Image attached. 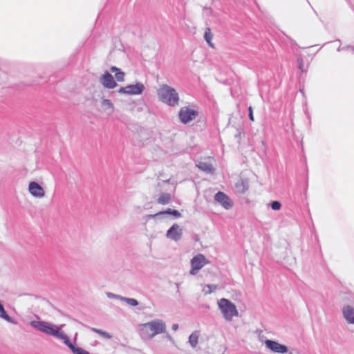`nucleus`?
<instances>
[{
    "mask_svg": "<svg viewBox=\"0 0 354 354\" xmlns=\"http://www.w3.org/2000/svg\"><path fill=\"white\" fill-rule=\"evenodd\" d=\"M165 323L160 319L152 320L139 326V333L142 338L149 339L165 330Z\"/></svg>",
    "mask_w": 354,
    "mask_h": 354,
    "instance_id": "obj_1",
    "label": "nucleus"
},
{
    "mask_svg": "<svg viewBox=\"0 0 354 354\" xmlns=\"http://www.w3.org/2000/svg\"><path fill=\"white\" fill-rule=\"evenodd\" d=\"M31 326L37 330L45 333L48 335L56 337L63 342L66 340L67 335L62 331L63 326H57L48 322L42 321H32L30 323Z\"/></svg>",
    "mask_w": 354,
    "mask_h": 354,
    "instance_id": "obj_2",
    "label": "nucleus"
},
{
    "mask_svg": "<svg viewBox=\"0 0 354 354\" xmlns=\"http://www.w3.org/2000/svg\"><path fill=\"white\" fill-rule=\"evenodd\" d=\"M159 99L170 106H176L178 104L179 97L176 91L167 84H162L158 90Z\"/></svg>",
    "mask_w": 354,
    "mask_h": 354,
    "instance_id": "obj_3",
    "label": "nucleus"
},
{
    "mask_svg": "<svg viewBox=\"0 0 354 354\" xmlns=\"http://www.w3.org/2000/svg\"><path fill=\"white\" fill-rule=\"evenodd\" d=\"M220 310L227 320H232V317L238 315L236 307L234 304L226 299H221L218 302Z\"/></svg>",
    "mask_w": 354,
    "mask_h": 354,
    "instance_id": "obj_4",
    "label": "nucleus"
},
{
    "mask_svg": "<svg viewBox=\"0 0 354 354\" xmlns=\"http://www.w3.org/2000/svg\"><path fill=\"white\" fill-rule=\"evenodd\" d=\"M209 263V261L202 254H198L191 259V270L189 273L196 275L205 266Z\"/></svg>",
    "mask_w": 354,
    "mask_h": 354,
    "instance_id": "obj_5",
    "label": "nucleus"
},
{
    "mask_svg": "<svg viewBox=\"0 0 354 354\" xmlns=\"http://www.w3.org/2000/svg\"><path fill=\"white\" fill-rule=\"evenodd\" d=\"M198 111L188 106H183L179 111V118L183 123L187 124L196 118Z\"/></svg>",
    "mask_w": 354,
    "mask_h": 354,
    "instance_id": "obj_6",
    "label": "nucleus"
},
{
    "mask_svg": "<svg viewBox=\"0 0 354 354\" xmlns=\"http://www.w3.org/2000/svg\"><path fill=\"white\" fill-rule=\"evenodd\" d=\"M145 89V86L142 83H136V84L128 85L121 87L119 93L127 95H140Z\"/></svg>",
    "mask_w": 354,
    "mask_h": 354,
    "instance_id": "obj_7",
    "label": "nucleus"
},
{
    "mask_svg": "<svg viewBox=\"0 0 354 354\" xmlns=\"http://www.w3.org/2000/svg\"><path fill=\"white\" fill-rule=\"evenodd\" d=\"M215 201L221 204L225 209H230L233 206V202L230 197L223 192H218L214 196Z\"/></svg>",
    "mask_w": 354,
    "mask_h": 354,
    "instance_id": "obj_8",
    "label": "nucleus"
},
{
    "mask_svg": "<svg viewBox=\"0 0 354 354\" xmlns=\"http://www.w3.org/2000/svg\"><path fill=\"white\" fill-rule=\"evenodd\" d=\"M265 344L266 346L273 352L285 353L288 351V348L286 346L281 344L277 342L268 339L266 340Z\"/></svg>",
    "mask_w": 354,
    "mask_h": 354,
    "instance_id": "obj_9",
    "label": "nucleus"
},
{
    "mask_svg": "<svg viewBox=\"0 0 354 354\" xmlns=\"http://www.w3.org/2000/svg\"><path fill=\"white\" fill-rule=\"evenodd\" d=\"M182 234V229L176 223H174L167 232V236L176 241L181 238Z\"/></svg>",
    "mask_w": 354,
    "mask_h": 354,
    "instance_id": "obj_10",
    "label": "nucleus"
},
{
    "mask_svg": "<svg viewBox=\"0 0 354 354\" xmlns=\"http://www.w3.org/2000/svg\"><path fill=\"white\" fill-rule=\"evenodd\" d=\"M100 82L107 88H114L117 86V84L113 76L109 73L105 72L100 77Z\"/></svg>",
    "mask_w": 354,
    "mask_h": 354,
    "instance_id": "obj_11",
    "label": "nucleus"
},
{
    "mask_svg": "<svg viewBox=\"0 0 354 354\" xmlns=\"http://www.w3.org/2000/svg\"><path fill=\"white\" fill-rule=\"evenodd\" d=\"M28 189L30 194L35 197L42 198L43 196H44V190L36 182H30L28 186Z\"/></svg>",
    "mask_w": 354,
    "mask_h": 354,
    "instance_id": "obj_12",
    "label": "nucleus"
},
{
    "mask_svg": "<svg viewBox=\"0 0 354 354\" xmlns=\"http://www.w3.org/2000/svg\"><path fill=\"white\" fill-rule=\"evenodd\" d=\"M342 312L345 319L348 323L354 324V308L351 306H346L343 308Z\"/></svg>",
    "mask_w": 354,
    "mask_h": 354,
    "instance_id": "obj_13",
    "label": "nucleus"
},
{
    "mask_svg": "<svg viewBox=\"0 0 354 354\" xmlns=\"http://www.w3.org/2000/svg\"><path fill=\"white\" fill-rule=\"evenodd\" d=\"M114 110V106L113 103L107 99H104L102 101L101 111L105 112L107 115H111Z\"/></svg>",
    "mask_w": 354,
    "mask_h": 354,
    "instance_id": "obj_14",
    "label": "nucleus"
},
{
    "mask_svg": "<svg viewBox=\"0 0 354 354\" xmlns=\"http://www.w3.org/2000/svg\"><path fill=\"white\" fill-rule=\"evenodd\" d=\"M64 343L70 348L74 354H90L86 350L82 348L75 347L74 345H73L68 337H66V340H64Z\"/></svg>",
    "mask_w": 354,
    "mask_h": 354,
    "instance_id": "obj_15",
    "label": "nucleus"
},
{
    "mask_svg": "<svg viewBox=\"0 0 354 354\" xmlns=\"http://www.w3.org/2000/svg\"><path fill=\"white\" fill-rule=\"evenodd\" d=\"M112 73H115V77L118 82H124L125 73L116 66H111L110 68Z\"/></svg>",
    "mask_w": 354,
    "mask_h": 354,
    "instance_id": "obj_16",
    "label": "nucleus"
},
{
    "mask_svg": "<svg viewBox=\"0 0 354 354\" xmlns=\"http://www.w3.org/2000/svg\"><path fill=\"white\" fill-rule=\"evenodd\" d=\"M171 201V195L169 193H162L158 197L157 202L160 205H167Z\"/></svg>",
    "mask_w": 354,
    "mask_h": 354,
    "instance_id": "obj_17",
    "label": "nucleus"
},
{
    "mask_svg": "<svg viewBox=\"0 0 354 354\" xmlns=\"http://www.w3.org/2000/svg\"><path fill=\"white\" fill-rule=\"evenodd\" d=\"M204 38L208 45L212 48H214V44L212 43V40L213 39V35L211 32V29L209 28H207L205 30L204 33Z\"/></svg>",
    "mask_w": 354,
    "mask_h": 354,
    "instance_id": "obj_18",
    "label": "nucleus"
},
{
    "mask_svg": "<svg viewBox=\"0 0 354 354\" xmlns=\"http://www.w3.org/2000/svg\"><path fill=\"white\" fill-rule=\"evenodd\" d=\"M198 167L203 171L207 172V173H213L214 171V169L212 164L207 163L205 162H199Z\"/></svg>",
    "mask_w": 354,
    "mask_h": 354,
    "instance_id": "obj_19",
    "label": "nucleus"
},
{
    "mask_svg": "<svg viewBox=\"0 0 354 354\" xmlns=\"http://www.w3.org/2000/svg\"><path fill=\"white\" fill-rule=\"evenodd\" d=\"M199 338V332L194 331L192 333L189 338V342L192 345V347H196L198 344V340Z\"/></svg>",
    "mask_w": 354,
    "mask_h": 354,
    "instance_id": "obj_20",
    "label": "nucleus"
},
{
    "mask_svg": "<svg viewBox=\"0 0 354 354\" xmlns=\"http://www.w3.org/2000/svg\"><path fill=\"white\" fill-rule=\"evenodd\" d=\"M236 188L239 190V192L243 193L248 189V185L245 180L241 179L236 183Z\"/></svg>",
    "mask_w": 354,
    "mask_h": 354,
    "instance_id": "obj_21",
    "label": "nucleus"
},
{
    "mask_svg": "<svg viewBox=\"0 0 354 354\" xmlns=\"http://www.w3.org/2000/svg\"><path fill=\"white\" fill-rule=\"evenodd\" d=\"M91 330L99 334L103 338L109 339L112 337V335L110 333H109L108 332H106L104 330L97 329L96 328H91Z\"/></svg>",
    "mask_w": 354,
    "mask_h": 354,
    "instance_id": "obj_22",
    "label": "nucleus"
},
{
    "mask_svg": "<svg viewBox=\"0 0 354 354\" xmlns=\"http://www.w3.org/2000/svg\"><path fill=\"white\" fill-rule=\"evenodd\" d=\"M0 317L4 319L5 320L12 322L11 317L6 313L3 305L0 303Z\"/></svg>",
    "mask_w": 354,
    "mask_h": 354,
    "instance_id": "obj_23",
    "label": "nucleus"
},
{
    "mask_svg": "<svg viewBox=\"0 0 354 354\" xmlns=\"http://www.w3.org/2000/svg\"><path fill=\"white\" fill-rule=\"evenodd\" d=\"M217 288L216 285H206L205 288L203 289L205 294H209L214 291Z\"/></svg>",
    "mask_w": 354,
    "mask_h": 354,
    "instance_id": "obj_24",
    "label": "nucleus"
},
{
    "mask_svg": "<svg viewBox=\"0 0 354 354\" xmlns=\"http://www.w3.org/2000/svg\"><path fill=\"white\" fill-rule=\"evenodd\" d=\"M124 300L129 305L132 306H136L138 303L136 299L132 298H124Z\"/></svg>",
    "mask_w": 354,
    "mask_h": 354,
    "instance_id": "obj_25",
    "label": "nucleus"
},
{
    "mask_svg": "<svg viewBox=\"0 0 354 354\" xmlns=\"http://www.w3.org/2000/svg\"><path fill=\"white\" fill-rule=\"evenodd\" d=\"M271 207L274 210H279L281 207V205L280 202L275 201L271 203Z\"/></svg>",
    "mask_w": 354,
    "mask_h": 354,
    "instance_id": "obj_26",
    "label": "nucleus"
},
{
    "mask_svg": "<svg viewBox=\"0 0 354 354\" xmlns=\"http://www.w3.org/2000/svg\"><path fill=\"white\" fill-rule=\"evenodd\" d=\"M173 209L169 208L167 209V210L165 211H162V212H159L153 215H151V216L152 217H156V216H158V215H160V214H171V213L172 212Z\"/></svg>",
    "mask_w": 354,
    "mask_h": 354,
    "instance_id": "obj_27",
    "label": "nucleus"
},
{
    "mask_svg": "<svg viewBox=\"0 0 354 354\" xmlns=\"http://www.w3.org/2000/svg\"><path fill=\"white\" fill-rule=\"evenodd\" d=\"M298 68L301 71V73L305 72L304 67V63L301 59L298 60Z\"/></svg>",
    "mask_w": 354,
    "mask_h": 354,
    "instance_id": "obj_28",
    "label": "nucleus"
},
{
    "mask_svg": "<svg viewBox=\"0 0 354 354\" xmlns=\"http://www.w3.org/2000/svg\"><path fill=\"white\" fill-rule=\"evenodd\" d=\"M248 110H249V118L251 121H254V116H253V111H252V106H250Z\"/></svg>",
    "mask_w": 354,
    "mask_h": 354,
    "instance_id": "obj_29",
    "label": "nucleus"
},
{
    "mask_svg": "<svg viewBox=\"0 0 354 354\" xmlns=\"http://www.w3.org/2000/svg\"><path fill=\"white\" fill-rule=\"evenodd\" d=\"M171 214L174 216L176 218H178V217L181 216V214L178 210H175V209H173V211L171 213Z\"/></svg>",
    "mask_w": 354,
    "mask_h": 354,
    "instance_id": "obj_30",
    "label": "nucleus"
},
{
    "mask_svg": "<svg viewBox=\"0 0 354 354\" xmlns=\"http://www.w3.org/2000/svg\"><path fill=\"white\" fill-rule=\"evenodd\" d=\"M178 328V325L177 324H173V326H172V329H173L174 330H176Z\"/></svg>",
    "mask_w": 354,
    "mask_h": 354,
    "instance_id": "obj_31",
    "label": "nucleus"
}]
</instances>
